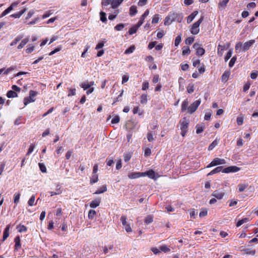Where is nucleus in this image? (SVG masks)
<instances>
[{
	"mask_svg": "<svg viewBox=\"0 0 258 258\" xmlns=\"http://www.w3.org/2000/svg\"><path fill=\"white\" fill-rule=\"evenodd\" d=\"M147 94H143L141 96V103L142 104H146L147 102Z\"/></svg>",
	"mask_w": 258,
	"mask_h": 258,
	"instance_id": "nucleus-32",
	"label": "nucleus"
},
{
	"mask_svg": "<svg viewBox=\"0 0 258 258\" xmlns=\"http://www.w3.org/2000/svg\"><path fill=\"white\" fill-rule=\"evenodd\" d=\"M7 96L8 98H14L18 96L17 93L12 90L9 91L7 92Z\"/></svg>",
	"mask_w": 258,
	"mask_h": 258,
	"instance_id": "nucleus-28",
	"label": "nucleus"
},
{
	"mask_svg": "<svg viewBox=\"0 0 258 258\" xmlns=\"http://www.w3.org/2000/svg\"><path fill=\"white\" fill-rule=\"evenodd\" d=\"M124 27V24H117L115 27V29L117 31H120Z\"/></svg>",
	"mask_w": 258,
	"mask_h": 258,
	"instance_id": "nucleus-59",
	"label": "nucleus"
},
{
	"mask_svg": "<svg viewBox=\"0 0 258 258\" xmlns=\"http://www.w3.org/2000/svg\"><path fill=\"white\" fill-rule=\"evenodd\" d=\"M154 135H155L154 133H153L152 131H150L148 133L147 137L148 141L149 142H152L153 141H154L155 139L153 137Z\"/></svg>",
	"mask_w": 258,
	"mask_h": 258,
	"instance_id": "nucleus-22",
	"label": "nucleus"
},
{
	"mask_svg": "<svg viewBox=\"0 0 258 258\" xmlns=\"http://www.w3.org/2000/svg\"><path fill=\"white\" fill-rule=\"evenodd\" d=\"M236 122L238 125H241L243 122V117L242 116H238L236 119Z\"/></svg>",
	"mask_w": 258,
	"mask_h": 258,
	"instance_id": "nucleus-51",
	"label": "nucleus"
},
{
	"mask_svg": "<svg viewBox=\"0 0 258 258\" xmlns=\"http://www.w3.org/2000/svg\"><path fill=\"white\" fill-rule=\"evenodd\" d=\"M100 20L102 22H106L107 21V19L106 17V14L104 12L101 11L100 13Z\"/></svg>",
	"mask_w": 258,
	"mask_h": 258,
	"instance_id": "nucleus-40",
	"label": "nucleus"
},
{
	"mask_svg": "<svg viewBox=\"0 0 258 258\" xmlns=\"http://www.w3.org/2000/svg\"><path fill=\"white\" fill-rule=\"evenodd\" d=\"M120 120V118L118 116H115V117H114L112 120H111V123H113V124H114V123H117L119 122Z\"/></svg>",
	"mask_w": 258,
	"mask_h": 258,
	"instance_id": "nucleus-58",
	"label": "nucleus"
},
{
	"mask_svg": "<svg viewBox=\"0 0 258 258\" xmlns=\"http://www.w3.org/2000/svg\"><path fill=\"white\" fill-rule=\"evenodd\" d=\"M17 229L18 231L21 233L23 232H26L27 230V228L23 225H19L17 226Z\"/></svg>",
	"mask_w": 258,
	"mask_h": 258,
	"instance_id": "nucleus-30",
	"label": "nucleus"
},
{
	"mask_svg": "<svg viewBox=\"0 0 258 258\" xmlns=\"http://www.w3.org/2000/svg\"><path fill=\"white\" fill-rule=\"evenodd\" d=\"M137 7L135 6H132L130 8V14L131 16L135 15L137 13Z\"/></svg>",
	"mask_w": 258,
	"mask_h": 258,
	"instance_id": "nucleus-27",
	"label": "nucleus"
},
{
	"mask_svg": "<svg viewBox=\"0 0 258 258\" xmlns=\"http://www.w3.org/2000/svg\"><path fill=\"white\" fill-rule=\"evenodd\" d=\"M37 94V92L35 91L31 90L29 92L30 99L34 97Z\"/></svg>",
	"mask_w": 258,
	"mask_h": 258,
	"instance_id": "nucleus-64",
	"label": "nucleus"
},
{
	"mask_svg": "<svg viewBox=\"0 0 258 258\" xmlns=\"http://www.w3.org/2000/svg\"><path fill=\"white\" fill-rule=\"evenodd\" d=\"M223 170V169L222 166H218V167H216V168H215L214 169H213V170H212L210 172H209L207 175L209 176V175H213L214 174L219 173L220 171H222Z\"/></svg>",
	"mask_w": 258,
	"mask_h": 258,
	"instance_id": "nucleus-17",
	"label": "nucleus"
},
{
	"mask_svg": "<svg viewBox=\"0 0 258 258\" xmlns=\"http://www.w3.org/2000/svg\"><path fill=\"white\" fill-rule=\"evenodd\" d=\"M239 170L240 168L237 166H229L223 169L222 172L226 173H228L230 172H236L238 171Z\"/></svg>",
	"mask_w": 258,
	"mask_h": 258,
	"instance_id": "nucleus-6",
	"label": "nucleus"
},
{
	"mask_svg": "<svg viewBox=\"0 0 258 258\" xmlns=\"http://www.w3.org/2000/svg\"><path fill=\"white\" fill-rule=\"evenodd\" d=\"M113 0H105L104 2H102V6H107L109 4L112 6Z\"/></svg>",
	"mask_w": 258,
	"mask_h": 258,
	"instance_id": "nucleus-47",
	"label": "nucleus"
},
{
	"mask_svg": "<svg viewBox=\"0 0 258 258\" xmlns=\"http://www.w3.org/2000/svg\"><path fill=\"white\" fill-rule=\"evenodd\" d=\"M28 41L29 39L28 38L24 39L18 46V49H22L28 42Z\"/></svg>",
	"mask_w": 258,
	"mask_h": 258,
	"instance_id": "nucleus-25",
	"label": "nucleus"
},
{
	"mask_svg": "<svg viewBox=\"0 0 258 258\" xmlns=\"http://www.w3.org/2000/svg\"><path fill=\"white\" fill-rule=\"evenodd\" d=\"M123 1V0H113L112 8L113 9L116 8Z\"/></svg>",
	"mask_w": 258,
	"mask_h": 258,
	"instance_id": "nucleus-31",
	"label": "nucleus"
},
{
	"mask_svg": "<svg viewBox=\"0 0 258 258\" xmlns=\"http://www.w3.org/2000/svg\"><path fill=\"white\" fill-rule=\"evenodd\" d=\"M189 121L184 117L179 121L180 128L181 131V135L183 137L187 132Z\"/></svg>",
	"mask_w": 258,
	"mask_h": 258,
	"instance_id": "nucleus-1",
	"label": "nucleus"
},
{
	"mask_svg": "<svg viewBox=\"0 0 258 258\" xmlns=\"http://www.w3.org/2000/svg\"><path fill=\"white\" fill-rule=\"evenodd\" d=\"M230 46V42H227L225 45L219 44L218 46V54L222 56L225 49H227Z\"/></svg>",
	"mask_w": 258,
	"mask_h": 258,
	"instance_id": "nucleus-5",
	"label": "nucleus"
},
{
	"mask_svg": "<svg viewBox=\"0 0 258 258\" xmlns=\"http://www.w3.org/2000/svg\"><path fill=\"white\" fill-rule=\"evenodd\" d=\"M20 194L19 192L15 194L14 202L15 204H18V203L19 202V199H20Z\"/></svg>",
	"mask_w": 258,
	"mask_h": 258,
	"instance_id": "nucleus-54",
	"label": "nucleus"
},
{
	"mask_svg": "<svg viewBox=\"0 0 258 258\" xmlns=\"http://www.w3.org/2000/svg\"><path fill=\"white\" fill-rule=\"evenodd\" d=\"M245 251L246 254H248L254 255L255 253V250H252V249H250L249 248L245 249Z\"/></svg>",
	"mask_w": 258,
	"mask_h": 258,
	"instance_id": "nucleus-62",
	"label": "nucleus"
},
{
	"mask_svg": "<svg viewBox=\"0 0 258 258\" xmlns=\"http://www.w3.org/2000/svg\"><path fill=\"white\" fill-rule=\"evenodd\" d=\"M35 196H32L28 201V204L30 206H32L34 205Z\"/></svg>",
	"mask_w": 258,
	"mask_h": 258,
	"instance_id": "nucleus-55",
	"label": "nucleus"
},
{
	"mask_svg": "<svg viewBox=\"0 0 258 258\" xmlns=\"http://www.w3.org/2000/svg\"><path fill=\"white\" fill-rule=\"evenodd\" d=\"M107 191V187L106 185H103L100 187L98 190H97L94 194L98 195L102 193H103Z\"/></svg>",
	"mask_w": 258,
	"mask_h": 258,
	"instance_id": "nucleus-20",
	"label": "nucleus"
},
{
	"mask_svg": "<svg viewBox=\"0 0 258 258\" xmlns=\"http://www.w3.org/2000/svg\"><path fill=\"white\" fill-rule=\"evenodd\" d=\"M236 59H237V58H236V56H233L231 59V60H230L229 63V67L231 68L234 66V64L236 60Z\"/></svg>",
	"mask_w": 258,
	"mask_h": 258,
	"instance_id": "nucleus-50",
	"label": "nucleus"
},
{
	"mask_svg": "<svg viewBox=\"0 0 258 258\" xmlns=\"http://www.w3.org/2000/svg\"><path fill=\"white\" fill-rule=\"evenodd\" d=\"M27 11V9L24 8L20 12L15 13L14 14H12L10 16L11 17H13L15 18H19L23 14H24Z\"/></svg>",
	"mask_w": 258,
	"mask_h": 258,
	"instance_id": "nucleus-16",
	"label": "nucleus"
},
{
	"mask_svg": "<svg viewBox=\"0 0 258 258\" xmlns=\"http://www.w3.org/2000/svg\"><path fill=\"white\" fill-rule=\"evenodd\" d=\"M207 210L206 209H202L200 213L199 216L200 217H203L207 215Z\"/></svg>",
	"mask_w": 258,
	"mask_h": 258,
	"instance_id": "nucleus-52",
	"label": "nucleus"
},
{
	"mask_svg": "<svg viewBox=\"0 0 258 258\" xmlns=\"http://www.w3.org/2000/svg\"><path fill=\"white\" fill-rule=\"evenodd\" d=\"M173 19L172 18V16H171V14L169 15L167 17H166L164 21V24L165 25H168L173 21Z\"/></svg>",
	"mask_w": 258,
	"mask_h": 258,
	"instance_id": "nucleus-23",
	"label": "nucleus"
},
{
	"mask_svg": "<svg viewBox=\"0 0 258 258\" xmlns=\"http://www.w3.org/2000/svg\"><path fill=\"white\" fill-rule=\"evenodd\" d=\"M226 161L223 159L218 158H215L207 166V168H210L218 165L224 164Z\"/></svg>",
	"mask_w": 258,
	"mask_h": 258,
	"instance_id": "nucleus-4",
	"label": "nucleus"
},
{
	"mask_svg": "<svg viewBox=\"0 0 258 258\" xmlns=\"http://www.w3.org/2000/svg\"><path fill=\"white\" fill-rule=\"evenodd\" d=\"M224 195H225V194L224 192L220 191V190H215L212 193V196L215 197L217 199L221 200L223 198Z\"/></svg>",
	"mask_w": 258,
	"mask_h": 258,
	"instance_id": "nucleus-7",
	"label": "nucleus"
},
{
	"mask_svg": "<svg viewBox=\"0 0 258 258\" xmlns=\"http://www.w3.org/2000/svg\"><path fill=\"white\" fill-rule=\"evenodd\" d=\"M151 151L150 148H147L145 150V153H144L145 156L148 157L151 155Z\"/></svg>",
	"mask_w": 258,
	"mask_h": 258,
	"instance_id": "nucleus-63",
	"label": "nucleus"
},
{
	"mask_svg": "<svg viewBox=\"0 0 258 258\" xmlns=\"http://www.w3.org/2000/svg\"><path fill=\"white\" fill-rule=\"evenodd\" d=\"M135 46L134 45L131 46L129 48L125 50L124 51L125 54H130L134 52L135 50Z\"/></svg>",
	"mask_w": 258,
	"mask_h": 258,
	"instance_id": "nucleus-37",
	"label": "nucleus"
},
{
	"mask_svg": "<svg viewBox=\"0 0 258 258\" xmlns=\"http://www.w3.org/2000/svg\"><path fill=\"white\" fill-rule=\"evenodd\" d=\"M101 202L100 198L96 199L90 203V207L92 208H95L99 206Z\"/></svg>",
	"mask_w": 258,
	"mask_h": 258,
	"instance_id": "nucleus-11",
	"label": "nucleus"
},
{
	"mask_svg": "<svg viewBox=\"0 0 258 258\" xmlns=\"http://www.w3.org/2000/svg\"><path fill=\"white\" fill-rule=\"evenodd\" d=\"M62 47L61 46H59L56 47L54 50L51 51L49 53V55L51 56L53 55L54 53L59 51L61 49Z\"/></svg>",
	"mask_w": 258,
	"mask_h": 258,
	"instance_id": "nucleus-46",
	"label": "nucleus"
},
{
	"mask_svg": "<svg viewBox=\"0 0 258 258\" xmlns=\"http://www.w3.org/2000/svg\"><path fill=\"white\" fill-rule=\"evenodd\" d=\"M143 176L147 175L149 178L151 179H156L155 172L153 170H150L147 172H143Z\"/></svg>",
	"mask_w": 258,
	"mask_h": 258,
	"instance_id": "nucleus-13",
	"label": "nucleus"
},
{
	"mask_svg": "<svg viewBox=\"0 0 258 258\" xmlns=\"http://www.w3.org/2000/svg\"><path fill=\"white\" fill-rule=\"evenodd\" d=\"M229 0H222L219 2L218 8L220 10H223L225 9Z\"/></svg>",
	"mask_w": 258,
	"mask_h": 258,
	"instance_id": "nucleus-12",
	"label": "nucleus"
},
{
	"mask_svg": "<svg viewBox=\"0 0 258 258\" xmlns=\"http://www.w3.org/2000/svg\"><path fill=\"white\" fill-rule=\"evenodd\" d=\"M195 90L194 84H189L187 87V91L188 93H192Z\"/></svg>",
	"mask_w": 258,
	"mask_h": 258,
	"instance_id": "nucleus-35",
	"label": "nucleus"
},
{
	"mask_svg": "<svg viewBox=\"0 0 258 258\" xmlns=\"http://www.w3.org/2000/svg\"><path fill=\"white\" fill-rule=\"evenodd\" d=\"M10 225L7 226L4 232L3 241H5L9 236Z\"/></svg>",
	"mask_w": 258,
	"mask_h": 258,
	"instance_id": "nucleus-18",
	"label": "nucleus"
},
{
	"mask_svg": "<svg viewBox=\"0 0 258 258\" xmlns=\"http://www.w3.org/2000/svg\"><path fill=\"white\" fill-rule=\"evenodd\" d=\"M34 46L29 45L27 46V48L26 49V52L27 53H30L32 52L34 50Z\"/></svg>",
	"mask_w": 258,
	"mask_h": 258,
	"instance_id": "nucleus-53",
	"label": "nucleus"
},
{
	"mask_svg": "<svg viewBox=\"0 0 258 258\" xmlns=\"http://www.w3.org/2000/svg\"><path fill=\"white\" fill-rule=\"evenodd\" d=\"M182 54L183 55H188L190 52V50L188 46H184L182 48Z\"/></svg>",
	"mask_w": 258,
	"mask_h": 258,
	"instance_id": "nucleus-29",
	"label": "nucleus"
},
{
	"mask_svg": "<svg viewBox=\"0 0 258 258\" xmlns=\"http://www.w3.org/2000/svg\"><path fill=\"white\" fill-rule=\"evenodd\" d=\"M249 221V219L247 218H244L238 221L236 224V226L239 227L241 226L242 224H243L244 223L247 222Z\"/></svg>",
	"mask_w": 258,
	"mask_h": 258,
	"instance_id": "nucleus-33",
	"label": "nucleus"
},
{
	"mask_svg": "<svg viewBox=\"0 0 258 258\" xmlns=\"http://www.w3.org/2000/svg\"><path fill=\"white\" fill-rule=\"evenodd\" d=\"M160 249L164 252H169L170 250V248L166 245H161L160 247Z\"/></svg>",
	"mask_w": 258,
	"mask_h": 258,
	"instance_id": "nucleus-42",
	"label": "nucleus"
},
{
	"mask_svg": "<svg viewBox=\"0 0 258 258\" xmlns=\"http://www.w3.org/2000/svg\"><path fill=\"white\" fill-rule=\"evenodd\" d=\"M15 247L16 249H19L21 246V243H20V238L19 236H17L15 238Z\"/></svg>",
	"mask_w": 258,
	"mask_h": 258,
	"instance_id": "nucleus-24",
	"label": "nucleus"
},
{
	"mask_svg": "<svg viewBox=\"0 0 258 258\" xmlns=\"http://www.w3.org/2000/svg\"><path fill=\"white\" fill-rule=\"evenodd\" d=\"M98 175L97 174H93V175H92V177L90 180V183L93 184V183H96L98 181Z\"/></svg>",
	"mask_w": 258,
	"mask_h": 258,
	"instance_id": "nucleus-38",
	"label": "nucleus"
},
{
	"mask_svg": "<svg viewBox=\"0 0 258 258\" xmlns=\"http://www.w3.org/2000/svg\"><path fill=\"white\" fill-rule=\"evenodd\" d=\"M96 214V211L94 210H90L89 211L88 217L90 219H93Z\"/></svg>",
	"mask_w": 258,
	"mask_h": 258,
	"instance_id": "nucleus-44",
	"label": "nucleus"
},
{
	"mask_svg": "<svg viewBox=\"0 0 258 258\" xmlns=\"http://www.w3.org/2000/svg\"><path fill=\"white\" fill-rule=\"evenodd\" d=\"M254 43V40H250L249 41H248L247 42H245L243 44V49L244 51H246L248 50L250 47L253 45V44Z\"/></svg>",
	"mask_w": 258,
	"mask_h": 258,
	"instance_id": "nucleus-10",
	"label": "nucleus"
},
{
	"mask_svg": "<svg viewBox=\"0 0 258 258\" xmlns=\"http://www.w3.org/2000/svg\"><path fill=\"white\" fill-rule=\"evenodd\" d=\"M201 104L200 99L195 101L187 108V112L190 114L195 112Z\"/></svg>",
	"mask_w": 258,
	"mask_h": 258,
	"instance_id": "nucleus-3",
	"label": "nucleus"
},
{
	"mask_svg": "<svg viewBox=\"0 0 258 258\" xmlns=\"http://www.w3.org/2000/svg\"><path fill=\"white\" fill-rule=\"evenodd\" d=\"M204 20V16H201L199 20L194 23L190 29V32L194 35L198 34L200 32L199 27Z\"/></svg>",
	"mask_w": 258,
	"mask_h": 258,
	"instance_id": "nucleus-2",
	"label": "nucleus"
},
{
	"mask_svg": "<svg viewBox=\"0 0 258 258\" xmlns=\"http://www.w3.org/2000/svg\"><path fill=\"white\" fill-rule=\"evenodd\" d=\"M194 41V37H188L185 40V43L186 44H192Z\"/></svg>",
	"mask_w": 258,
	"mask_h": 258,
	"instance_id": "nucleus-60",
	"label": "nucleus"
},
{
	"mask_svg": "<svg viewBox=\"0 0 258 258\" xmlns=\"http://www.w3.org/2000/svg\"><path fill=\"white\" fill-rule=\"evenodd\" d=\"M181 34L178 35L175 39V41H174V45L175 46H178L179 44L180 43V42H181Z\"/></svg>",
	"mask_w": 258,
	"mask_h": 258,
	"instance_id": "nucleus-41",
	"label": "nucleus"
},
{
	"mask_svg": "<svg viewBox=\"0 0 258 258\" xmlns=\"http://www.w3.org/2000/svg\"><path fill=\"white\" fill-rule=\"evenodd\" d=\"M205 127V125L204 123H201L200 124H198L196 126V133L198 134H201L202 133Z\"/></svg>",
	"mask_w": 258,
	"mask_h": 258,
	"instance_id": "nucleus-14",
	"label": "nucleus"
},
{
	"mask_svg": "<svg viewBox=\"0 0 258 258\" xmlns=\"http://www.w3.org/2000/svg\"><path fill=\"white\" fill-rule=\"evenodd\" d=\"M35 101L34 99H33V98H32L31 99H30V97H29V98H24V103L25 104V105H27L28 104H29V103L30 102H34Z\"/></svg>",
	"mask_w": 258,
	"mask_h": 258,
	"instance_id": "nucleus-49",
	"label": "nucleus"
},
{
	"mask_svg": "<svg viewBox=\"0 0 258 258\" xmlns=\"http://www.w3.org/2000/svg\"><path fill=\"white\" fill-rule=\"evenodd\" d=\"M205 52V49L203 47H200L197 49L196 54L199 56H202Z\"/></svg>",
	"mask_w": 258,
	"mask_h": 258,
	"instance_id": "nucleus-34",
	"label": "nucleus"
},
{
	"mask_svg": "<svg viewBox=\"0 0 258 258\" xmlns=\"http://www.w3.org/2000/svg\"><path fill=\"white\" fill-rule=\"evenodd\" d=\"M230 75V72L229 71L225 72L222 76V78H221L222 81L223 82H226L228 80Z\"/></svg>",
	"mask_w": 258,
	"mask_h": 258,
	"instance_id": "nucleus-21",
	"label": "nucleus"
},
{
	"mask_svg": "<svg viewBox=\"0 0 258 258\" xmlns=\"http://www.w3.org/2000/svg\"><path fill=\"white\" fill-rule=\"evenodd\" d=\"M218 142L217 140L214 141L209 146L208 150H212L215 146L218 145Z\"/></svg>",
	"mask_w": 258,
	"mask_h": 258,
	"instance_id": "nucleus-43",
	"label": "nucleus"
},
{
	"mask_svg": "<svg viewBox=\"0 0 258 258\" xmlns=\"http://www.w3.org/2000/svg\"><path fill=\"white\" fill-rule=\"evenodd\" d=\"M138 27H137V25L136 26H134L133 27H132V28H131L129 30H128V33L130 34V35H132L135 33H136L138 29Z\"/></svg>",
	"mask_w": 258,
	"mask_h": 258,
	"instance_id": "nucleus-36",
	"label": "nucleus"
},
{
	"mask_svg": "<svg viewBox=\"0 0 258 258\" xmlns=\"http://www.w3.org/2000/svg\"><path fill=\"white\" fill-rule=\"evenodd\" d=\"M188 105V101L187 99L184 100L181 104V112H184L186 109H187Z\"/></svg>",
	"mask_w": 258,
	"mask_h": 258,
	"instance_id": "nucleus-19",
	"label": "nucleus"
},
{
	"mask_svg": "<svg viewBox=\"0 0 258 258\" xmlns=\"http://www.w3.org/2000/svg\"><path fill=\"white\" fill-rule=\"evenodd\" d=\"M143 176V172H132L128 174V177L130 179H135L140 177Z\"/></svg>",
	"mask_w": 258,
	"mask_h": 258,
	"instance_id": "nucleus-9",
	"label": "nucleus"
},
{
	"mask_svg": "<svg viewBox=\"0 0 258 258\" xmlns=\"http://www.w3.org/2000/svg\"><path fill=\"white\" fill-rule=\"evenodd\" d=\"M153 221V216L148 215L145 219L144 222L146 224H149Z\"/></svg>",
	"mask_w": 258,
	"mask_h": 258,
	"instance_id": "nucleus-26",
	"label": "nucleus"
},
{
	"mask_svg": "<svg viewBox=\"0 0 258 258\" xmlns=\"http://www.w3.org/2000/svg\"><path fill=\"white\" fill-rule=\"evenodd\" d=\"M39 166L41 172L45 173L46 172V168L42 163H39Z\"/></svg>",
	"mask_w": 258,
	"mask_h": 258,
	"instance_id": "nucleus-57",
	"label": "nucleus"
},
{
	"mask_svg": "<svg viewBox=\"0 0 258 258\" xmlns=\"http://www.w3.org/2000/svg\"><path fill=\"white\" fill-rule=\"evenodd\" d=\"M198 12L197 11H195L192 12L190 15H189L187 17V23L188 24L191 23L195 17L198 15Z\"/></svg>",
	"mask_w": 258,
	"mask_h": 258,
	"instance_id": "nucleus-15",
	"label": "nucleus"
},
{
	"mask_svg": "<svg viewBox=\"0 0 258 258\" xmlns=\"http://www.w3.org/2000/svg\"><path fill=\"white\" fill-rule=\"evenodd\" d=\"M171 16L173 19V21L181 22L183 19V16L181 14L172 13L171 14Z\"/></svg>",
	"mask_w": 258,
	"mask_h": 258,
	"instance_id": "nucleus-8",
	"label": "nucleus"
},
{
	"mask_svg": "<svg viewBox=\"0 0 258 258\" xmlns=\"http://www.w3.org/2000/svg\"><path fill=\"white\" fill-rule=\"evenodd\" d=\"M75 95H76V89H75V88L70 89L69 90V92L68 96L69 97H70V96H74Z\"/></svg>",
	"mask_w": 258,
	"mask_h": 258,
	"instance_id": "nucleus-61",
	"label": "nucleus"
},
{
	"mask_svg": "<svg viewBox=\"0 0 258 258\" xmlns=\"http://www.w3.org/2000/svg\"><path fill=\"white\" fill-rule=\"evenodd\" d=\"M238 189L240 192L244 191L248 186L247 184H240L238 185Z\"/></svg>",
	"mask_w": 258,
	"mask_h": 258,
	"instance_id": "nucleus-39",
	"label": "nucleus"
},
{
	"mask_svg": "<svg viewBox=\"0 0 258 258\" xmlns=\"http://www.w3.org/2000/svg\"><path fill=\"white\" fill-rule=\"evenodd\" d=\"M126 219H127V217L125 215H122L121 216V218H120V221L122 223V224L123 225V226H125V225H126Z\"/></svg>",
	"mask_w": 258,
	"mask_h": 258,
	"instance_id": "nucleus-56",
	"label": "nucleus"
},
{
	"mask_svg": "<svg viewBox=\"0 0 258 258\" xmlns=\"http://www.w3.org/2000/svg\"><path fill=\"white\" fill-rule=\"evenodd\" d=\"M159 20V15L158 14H156L154 16V17L152 19V23L153 24H157L158 23Z\"/></svg>",
	"mask_w": 258,
	"mask_h": 258,
	"instance_id": "nucleus-45",
	"label": "nucleus"
},
{
	"mask_svg": "<svg viewBox=\"0 0 258 258\" xmlns=\"http://www.w3.org/2000/svg\"><path fill=\"white\" fill-rule=\"evenodd\" d=\"M232 49H230L225 56V61H227L232 56Z\"/></svg>",
	"mask_w": 258,
	"mask_h": 258,
	"instance_id": "nucleus-48",
	"label": "nucleus"
}]
</instances>
